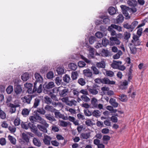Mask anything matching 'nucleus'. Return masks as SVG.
<instances>
[{
	"instance_id": "1",
	"label": "nucleus",
	"mask_w": 148,
	"mask_h": 148,
	"mask_svg": "<svg viewBox=\"0 0 148 148\" xmlns=\"http://www.w3.org/2000/svg\"><path fill=\"white\" fill-rule=\"evenodd\" d=\"M29 119L31 123H34L38 121L43 125H45L46 127H47L49 126V124L47 123L46 121L42 117L39 116L37 113H36V115L34 116H30L29 118Z\"/></svg>"
},
{
	"instance_id": "2",
	"label": "nucleus",
	"mask_w": 148,
	"mask_h": 148,
	"mask_svg": "<svg viewBox=\"0 0 148 148\" xmlns=\"http://www.w3.org/2000/svg\"><path fill=\"white\" fill-rule=\"evenodd\" d=\"M53 92H59L60 97H63L67 95L69 92V89L65 87L60 86L58 88H55L53 89Z\"/></svg>"
},
{
	"instance_id": "3",
	"label": "nucleus",
	"mask_w": 148,
	"mask_h": 148,
	"mask_svg": "<svg viewBox=\"0 0 148 148\" xmlns=\"http://www.w3.org/2000/svg\"><path fill=\"white\" fill-rule=\"evenodd\" d=\"M62 100L63 102L65 103L66 105L71 106L73 105L75 106L77 105V101L74 99L69 100L68 97H64L62 98Z\"/></svg>"
},
{
	"instance_id": "4",
	"label": "nucleus",
	"mask_w": 148,
	"mask_h": 148,
	"mask_svg": "<svg viewBox=\"0 0 148 148\" xmlns=\"http://www.w3.org/2000/svg\"><path fill=\"white\" fill-rule=\"evenodd\" d=\"M41 83L37 82H35L33 87L34 92H36L37 91V93H40L42 92V84Z\"/></svg>"
},
{
	"instance_id": "5",
	"label": "nucleus",
	"mask_w": 148,
	"mask_h": 148,
	"mask_svg": "<svg viewBox=\"0 0 148 148\" xmlns=\"http://www.w3.org/2000/svg\"><path fill=\"white\" fill-rule=\"evenodd\" d=\"M139 37L136 35L133 34L132 38L133 39L131 40V42L132 43H130V45L132 46V44H134V46H138L140 45V44L141 42L139 39Z\"/></svg>"
},
{
	"instance_id": "6",
	"label": "nucleus",
	"mask_w": 148,
	"mask_h": 148,
	"mask_svg": "<svg viewBox=\"0 0 148 148\" xmlns=\"http://www.w3.org/2000/svg\"><path fill=\"white\" fill-rule=\"evenodd\" d=\"M34 97V95H28L21 98V99L24 103L30 104L32 98Z\"/></svg>"
},
{
	"instance_id": "7",
	"label": "nucleus",
	"mask_w": 148,
	"mask_h": 148,
	"mask_svg": "<svg viewBox=\"0 0 148 148\" xmlns=\"http://www.w3.org/2000/svg\"><path fill=\"white\" fill-rule=\"evenodd\" d=\"M121 9L123 13L127 18H130L129 15L128 11H130V8L124 5H121Z\"/></svg>"
},
{
	"instance_id": "8",
	"label": "nucleus",
	"mask_w": 148,
	"mask_h": 148,
	"mask_svg": "<svg viewBox=\"0 0 148 148\" xmlns=\"http://www.w3.org/2000/svg\"><path fill=\"white\" fill-rule=\"evenodd\" d=\"M54 86V83L53 82H50L49 83L45 82L43 85V88L45 90H48Z\"/></svg>"
},
{
	"instance_id": "9",
	"label": "nucleus",
	"mask_w": 148,
	"mask_h": 148,
	"mask_svg": "<svg viewBox=\"0 0 148 148\" xmlns=\"http://www.w3.org/2000/svg\"><path fill=\"white\" fill-rule=\"evenodd\" d=\"M102 83L107 84H114L115 82L113 81H110L107 77H104L102 79Z\"/></svg>"
},
{
	"instance_id": "10",
	"label": "nucleus",
	"mask_w": 148,
	"mask_h": 148,
	"mask_svg": "<svg viewBox=\"0 0 148 148\" xmlns=\"http://www.w3.org/2000/svg\"><path fill=\"white\" fill-rule=\"evenodd\" d=\"M121 64L122 62L121 61L114 60L113 63L111 64V66L114 69H117L119 66Z\"/></svg>"
},
{
	"instance_id": "11",
	"label": "nucleus",
	"mask_w": 148,
	"mask_h": 148,
	"mask_svg": "<svg viewBox=\"0 0 148 148\" xmlns=\"http://www.w3.org/2000/svg\"><path fill=\"white\" fill-rule=\"evenodd\" d=\"M124 17L122 14H119L116 19L114 20L115 23H122L123 21Z\"/></svg>"
},
{
	"instance_id": "12",
	"label": "nucleus",
	"mask_w": 148,
	"mask_h": 148,
	"mask_svg": "<svg viewBox=\"0 0 148 148\" xmlns=\"http://www.w3.org/2000/svg\"><path fill=\"white\" fill-rule=\"evenodd\" d=\"M51 139L52 138L51 137L46 135L44 136L43 140L45 145H49L50 144V141Z\"/></svg>"
},
{
	"instance_id": "13",
	"label": "nucleus",
	"mask_w": 148,
	"mask_h": 148,
	"mask_svg": "<svg viewBox=\"0 0 148 148\" xmlns=\"http://www.w3.org/2000/svg\"><path fill=\"white\" fill-rule=\"evenodd\" d=\"M14 91L16 95H19L21 93L22 88L20 85L14 86Z\"/></svg>"
},
{
	"instance_id": "14",
	"label": "nucleus",
	"mask_w": 148,
	"mask_h": 148,
	"mask_svg": "<svg viewBox=\"0 0 148 148\" xmlns=\"http://www.w3.org/2000/svg\"><path fill=\"white\" fill-rule=\"evenodd\" d=\"M36 80L35 82L42 83L43 81V78L38 73H36L34 74Z\"/></svg>"
},
{
	"instance_id": "15",
	"label": "nucleus",
	"mask_w": 148,
	"mask_h": 148,
	"mask_svg": "<svg viewBox=\"0 0 148 148\" xmlns=\"http://www.w3.org/2000/svg\"><path fill=\"white\" fill-rule=\"evenodd\" d=\"M102 56L103 57H109L110 56V53L107 49H103L100 53Z\"/></svg>"
},
{
	"instance_id": "16",
	"label": "nucleus",
	"mask_w": 148,
	"mask_h": 148,
	"mask_svg": "<svg viewBox=\"0 0 148 148\" xmlns=\"http://www.w3.org/2000/svg\"><path fill=\"white\" fill-rule=\"evenodd\" d=\"M83 73L84 75L87 77H91L92 75V72L88 69L84 70Z\"/></svg>"
},
{
	"instance_id": "17",
	"label": "nucleus",
	"mask_w": 148,
	"mask_h": 148,
	"mask_svg": "<svg viewBox=\"0 0 148 148\" xmlns=\"http://www.w3.org/2000/svg\"><path fill=\"white\" fill-rule=\"evenodd\" d=\"M19 106L20 105L18 104L14 105L10 103V112L12 113L15 112L16 110V108Z\"/></svg>"
},
{
	"instance_id": "18",
	"label": "nucleus",
	"mask_w": 148,
	"mask_h": 148,
	"mask_svg": "<svg viewBox=\"0 0 148 148\" xmlns=\"http://www.w3.org/2000/svg\"><path fill=\"white\" fill-rule=\"evenodd\" d=\"M30 110V109L25 108L23 109L22 110V114L23 117H26L29 115Z\"/></svg>"
},
{
	"instance_id": "19",
	"label": "nucleus",
	"mask_w": 148,
	"mask_h": 148,
	"mask_svg": "<svg viewBox=\"0 0 148 148\" xmlns=\"http://www.w3.org/2000/svg\"><path fill=\"white\" fill-rule=\"evenodd\" d=\"M33 142L34 144L38 147H40L41 145V144L40 140L36 138H34L33 140Z\"/></svg>"
},
{
	"instance_id": "20",
	"label": "nucleus",
	"mask_w": 148,
	"mask_h": 148,
	"mask_svg": "<svg viewBox=\"0 0 148 148\" xmlns=\"http://www.w3.org/2000/svg\"><path fill=\"white\" fill-rule=\"evenodd\" d=\"M127 3L130 6L135 7L137 5V2L135 0H128Z\"/></svg>"
},
{
	"instance_id": "21",
	"label": "nucleus",
	"mask_w": 148,
	"mask_h": 148,
	"mask_svg": "<svg viewBox=\"0 0 148 148\" xmlns=\"http://www.w3.org/2000/svg\"><path fill=\"white\" fill-rule=\"evenodd\" d=\"M40 99L39 97H36L34 99L33 107L36 108L39 105Z\"/></svg>"
},
{
	"instance_id": "22",
	"label": "nucleus",
	"mask_w": 148,
	"mask_h": 148,
	"mask_svg": "<svg viewBox=\"0 0 148 148\" xmlns=\"http://www.w3.org/2000/svg\"><path fill=\"white\" fill-rule=\"evenodd\" d=\"M109 102L111 105L114 108L117 107L119 105V103L116 102V100L112 98L110 99Z\"/></svg>"
},
{
	"instance_id": "23",
	"label": "nucleus",
	"mask_w": 148,
	"mask_h": 148,
	"mask_svg": "<svg viewBox=\"0 0 148 148\" xmlns=\"http://www.w3.org/2000/svg\"><path fill=\"white\" fill-rule=\"evenodd\" d=\"M43 125L44 127L41 125L38 124L37 125V127L40 130L42 131L44 133H46L47 132V128L48 127H49V126L47 127H46L45 125Z\"/></svg>"
},
{
	"instance_id": "24",
	"label": "nucleus",
	"mask_w": 148,
	"mask_h": 148,
	"mask_svg": "<svg viewBox=\"0 0 148 148\" xmlns=\"http://www.w3.org/2000/svg\"><path fill=\"white\" fill-rule=\"evenodd\" d=\"M45 109L46 111L51 112H54L56 110L52 106H49L48 105H46Z\"/></svg>"
},
{
	"instance_id": "25",
	"label": "nucleus",
	"mask_w": 148,
	"mask_h": 148,
	"mask_svg": "<svg viewBox=\"0 0 148 148\" xmlns=\"http://www.w3.org/2000/svg\"><path fill=\"white\" fill-rule=\"evenodd\" d=\"M97 100L95 98H92L91 100V104L92 108H96L98 106Z\"/></svg>"
},
{
	"instance_id": "26",
	"label": "nucleus",
	"mask_w": 148,
	"mask_h": 148,
	"mask_svg": "<svg viewBox=\"0 0 148 148\" xmlns=\"http://www.w3.org/2000/svg\"><path fill=\"white\" fill-rule=\"evenodd\" d=\"M22 80L24 81H26L29 78V74L27 73H25L23 74L21 77Z\"/></svg>"
},
{
	"instance_id": "27",
	"label": "nucleus",
	"mask_w": 148,
	"mask_h": 148,
	"mask_svg": "<svg viewBox=\"0 0 148 148\" xmlns=\"http://www.w3.org/2000/svg\"><path fill=\"white\" fill-rule=\"evenodd\" d=\"M96 65L98 68H104L106 66V64L105 62L101 61L99 62H97Z\"/></svg>"
},
{
	"instance_id": "28",
	"label": "nucleus",
	"mask_w": 148,
	"mask_h": 148,
	"mask_svg": "<svg viewBox=\"0 0 148 148\" xmlns=\"http://www.w3.org/2000/svg\"><path fill=\"white\" fill-rule=\"evenodd\" d=\"M101 18L103 19L102 21L103 23L106 24H108L110 23V20L107 16H103Z\"/></svg>"
},
{
	"instance_id": "29",
	"label": "nucleus",
	"mask_w": 148,
	"mask_h": 148,
	"mask_svg": "<svg viewBox=\"0 0 148 148\" xmlns=\"http://www.w3.org/2000/svg\"><path fill=\"white\" fill-rule=\"evenodd\" d=\"M101 112L99 110H94L92 112V115L96 117H98L100 116Z\"/></svg>"
},
{
	"instance_id": "30",
	"label": "nucleus",
	"mask_w": 148,
	"mask_h": 148,
	"mask_svg": "<svg viewBox=\"0 0 148 148\" xmlns=\"http://www.w3.org/2000/svg\"><path fill=\"white\" fill-rule=\"evenodd\" d=\"M122 51L121 50H119L118 51L117 53L113 56V58L114 59H118L120 57V56L122 55Z\"/></svg>"
},
{
	"instance_id": "31",
	"label": "nucleus",
	"mask_w": 148,
	"mask_h": 148,
	"mask_svg": "<svg viewBox=\"0 0 148 148\" xmlns=\"http://www.w3.org/2000/svg\"><path fill=\"white\" fill-rule=\"evenodd\" d=\"M116 10L115 8L113 7H110L108 9V12L110 15H113L116 12Z\"/></svg>"
},
{
	"instance_id": "32",
	"label": "nucleus",
	"mask_w": 148,
	"mask_h": 148,
	"mask_svg": "<svg viewBox=\"0 0 148 148\" xmlns=\"http://www.w3.org/2000/svg\"><path fill=\"white\" fill-rule=\"evenodd\" d=\"M95 50V49L92 47H90L88 50L89 55L92 58H93L94 57Z\"/></svg>"
},
{
	"instance_id": "33",
	"label": "nucleus",
	"mask_w": 148,
	"mask_h": 148,
	"mask_svg": "<svg viewBox=\"0 0 148 148\" xmlns=\"http://www.w3.org/2000/svg\"><path fill=\"white\" fill-rule=\"evenodd\" d=\"M46 118L51 121L53 122L56 121L54 117L49 114H46L45 115Z\"/></svg>"
},
{
	"instance_id": "34",
	"label": "nucleus",
	"mask_w": 148,
	"mask_h": 148,
	"mask_svg": "<svg viewBox=\"0 0 148 148\" xmlns=\"http://www.w3.org/2000/svg\"><path fill=\"white\" fill-rule=\"evenodd\" d=\"M78 74L77 71L73 72L71 73V77L73 80L76 79L77 77Z\"/></svg>"
},
{
	"instance_id": "35",
	"label": "nucleus",
	"mask_w": 148,
	"mask_h": 148,
	"mask_svg": "<svg viewBox=\"0 0 148 148\" xmlns=\"http://www.w3.org/2000/svg\"><path fill=\"white\" fill-rule=\"evenodd\" d=\"M81 98L82 101L86 102H89L90 100V98L88 97L86 95H82L81 97Z\"/></svg>"
},
{
	"instance_id": "36",
	"label": "nucleus",
	"mask_w": 148,
	"mask_h": 148,
	"mask_svg": "<svg viewBox=\"0 0 148 148\" xmlns=\"http://www.w3.org/2000/svg\"><path fill=\"white\" fill-rule=\"evenodd\" d=\"M110 137L108 135H104L103 137V140L104 141L103 143L105 144H107L108 141L110 140Z\"/></svg>"
},
{
	"instance_id": "37",
	"label": "nucleus",
	"mask_w": 148,
	"mask_h": 148,
	"mask_svg": "<svg viewBox=\"0 0 148 148\" xmlns=\"http://www.w3.org/2000/svg\"><path fill=\"white\" fill-rule=\"evenodd\" d=\"M124 39L126 40H128L130 37L131 34L129 32H126L124 34Z\"/></svg>"
},
{
	"instance_id": "38",
	"label": "nucleus",
	"mask_w": 148,
	"mask_h": 148,
	"mask_svg": "<svg viewBox=\"0 0 148 148\" xmlns=\"http://www.w3.org/2000/svg\"><path fill=\"white\" fill-rule=\"evenodd\" d=\"M63 80L66 83H69L71 80V78L68 75L66 74L63 77Z\"/></svg>"
},
{
	"instance_id": "39",
	"label": "nucleus",
	"mask_w": 148,
	"mask_h": 148,
	"mask_svg": "<svg viewBox=\"0 0 148 148\" xmlns=\"http://www.w3.org/2000/svg\"><path fill=\"white\" fill-rule=\"evenodd\" d=\"M59 123L60 125L61 126L63 127H66L69 124L70 122H67L64 121L62 120L60 121Z\"/></svg>"
},
{
	"instance_id": "40",
	"label": "nucleus",
	"mask_w": 148,
	"mask_h": 148,
	"mask_svg": "<svg viewBox=\"0 0 148 148\" xmlns=\"http://www.w3.org/2000/svg\"><path fill=\"white\" fill-rule=\"evenodd\" d=\"M55 117L56 118H61L63 119H64L63 117V115L61 114L59 111L56 112L54 113Z\"/></svg>"
},
{
	"instance_id": "41",
	"label": "nucleus",
	"mask_w": 148,
	"mask_h": 148,
	"mask_svg": "<svg viewBox=\"0 0 148 148\" xmlns=\"http://www.w3.org/2000/svg\"><path fill=\"white\" fill-rule=\"evenodd\" d=\"M106 71V75L107 76L110 77H112L114 75V73L111 71H107L105 69Z\"/></svg>"
},
{
	"instance_id": "42",
	"label": "nucleus",
	"mask_w": 148,
	"mask_h": 148,
	"mask_svg": "<svg viewBox=\"0 0 148 148\" xmlns=\"http://www.w3.org/2000/svg\"><path fill=\"white\" fill-rule=\"evenodd\" d=\"M96 41V38L94 36H91L90 37L89 41L90 44H92Z\"/></svg>"
},
{
	"instance_id": "43",
	"label": "nucleus",
	"mask_w": 148,
	"mask_h": 148,
	"mask_svg": "<svg viewBox=\"0 0 148 148\" xmlns=\"http://www.w3.org/2000/svg\"><path fill=\"white\" fill-rule=\"evenodd\" d=\"M110 39L111 41H114V43L117 45H119L120 44V42L116 37H112L110 38Z\"/></svg>"
},
{
	"instance_id": "44",
	"label": "nucleus",
	"mask_w": 148,
	"mask_h": 148,
	"mask_svg": "<svg viewBox=\"0 0 148 148\" xmlns=\"http://www.w3.org/2000/svg\"><path fill=\"white\" fill-rule=\"evenodd\" d=\"M56 71L58 74L62 75L64 73V70L63 68L58 67L57 68Z\"/></svg>"
},
{
	"instance_id": "45",
	"label": "nucleus",
	"mask_w": 148,
	"mask_h": 148,
	"mask_svg": "<svg viewBox=\"0 0 148 148\" xmlns=\"http://www.w3.org/2000/svg\"><path fill=\"white\" fill-rule=\"evenodd\" d=\"M91 69L92 70L94 74L97 75L99 73V71L95 66H92L91 67Z\"/></svg>"
},
{
	"instance_id": "46",
	"label": "nucleus",
	"mask_w": 148,
	"mask_h": 148,
	"mask_svg": "<svg viewBox=\"0 0 148 148\" xmlns=\"http://www.w3.org/2000/svg\"><path fill=\"white\" fill-rule=\"evenodd\" d=\"M45 101L46 103L49 104L51 103L52 99H51L49 98L48 96H46L44 98Z\"/></svg>"
},
{
	"instance_id": "47",
	"label": "nucleus",
	"mask_w": 148,
	"mask_h": 148,
	"mask_svg": "<svg viewBox=\"0 0 148 148\" xmlns=\"http://www.w3.org/2000/svg\"><path fill=\"white\" fill-rule=\"evenodd\" d=\"M69 66L70 69L73 70H75L77 67V65L74 63L69 64Z\"/></svg>"
},
{
	"instance_id": "48",
	"label": "nucleus",
	"mask_w": 148,
	"mask_h": 148,
	"mask_svg": "<svg viewBox=\"0 0 148 148\" xmlns=\"http://www.w3.org/2000/svg\"><path fill=\"white\" fill-rule=\"evenodd\" d=\"M84 111L85 115L87 116H90L92 115V113L87 109H85Z\"/></svg>"
},
{
	"instance_id": "49",
	"label": "nucleus",
	"mask_w": 148,
	"mask_h": 148,
	"mask_svg": "<svg viewBox=\"0 0 148 148\" xmlns=\"http://www.w3.org/2000/svg\"><path fill=\"white\" fill-rule=\"evenodd\" d=\"M81 136V137L83 139H87L90 136V134L89 133H82Z\"/></svg>"
},
{
	"instance_id": "50",
	"label": "nucleus",
	"mask_w": 148,
	"mask_h": 148,
	"mask_svg": "<svg viewBox=\"0 0 148 148\" xmlns=\"http://www.w3.org/2000/svg\"><path fill=\"white\" fill-rule=\"evenodd\" d=\"M48 69V68L47 66H44L41 68L40 72L42 73H44L45 72H46Z\"/></svg>"
},
{
	"instance_id": "51",
	"label": "nucleus",
	"mask_w": 148,
	"mask_h": 148,
	"mask_svg": "<svg viewBox=\"0 0 148 148\" xmlns=\"http://www.w3.org/2000/svg\"><path fill=\"white\" fill-rule=\"evenodd\" d=\"M88 90L90 93L93 95H96L97 94L98 92V91L96 89L93 88H89Z\"/></svg>"
},
{
	"instance_id": "52",
	"label": "nucleus",
	"mask_w": 148,
	"mask_h": 148,
	"mask_svg": "<svg viewBox=\"0 0 148 148\" xmlns=\"http://www.w3.org/2000/svg\"><path fill=\"white\" fill-rule=\"evenodd\" d=\"M109 43L108 40L106 38H103L102 40V45L104 47H106Z\"/></svg>"
},
{
	"instance_id": "53",
	"label": "nucleus",
	"mask_w": 148,
	"mask_h": 148,
	"mask_svg": "<svg viewBox=\"0 0 148 148\" xmlns=\"http://www.w3.org/2000/svg\"><path fill=\"white\" fill-rule=\"evenodd\" d=\"M138 24V22L137 21H135L133 22L131 24V27H132V30H131V32H132L135 27Z\"/></svg>"
},
{
	"instance_id": "54",
	"label": "nucleus",
	"mask_w": 148,
	"mask_h": 148,
	"mask_svg": "<svg viewBox=\"0 0 148 148\" xmlns=\"http://www.w3.org/2000/svg\"><path fill=\"white\" fill-rule=\"evenodd\" d=\"M54 74L53 72L50 71L49 72L47 75V77L48 79H51L53 78Z\"/></svg>"
},
{
	"instance_id": "55",
	"label": "nucleus",
	"mask_w": 148,
	"mask_h": 148,
	"mask_svg": "<svg viewBox=\"0 0 148 148\" xmlns=\"http://www.w3.org/2000/svg\"><path fill=\"white\" fill-rule=\"evenodd\" d=\"M78 82L79 84L81 86H84L86 84L85 79L82 78L79 79L78 80Z\"/></svg>"
},
{
	"instance_id": "56",
	"label": "nucleus",
	"mask_w": 148,
	"mask_h": 148,
	"mask_svg": "<svg viewBox=\"0 0 148 148\" xmlns=\"http://www.w3.org/2000/svg\"><path fill=\"white\" fill-rule=\"evenodd\" d=\"M62 80L59 77H57L55 79V83L57 85H59L61 84Z\"/></svg>"
},
{
	"instance_id": "57",
	"label": "nucleus",
	"mask_w": 148,
	"mask_h": 148,
	"mask_svg": "<svg viewBox=\"0 0 148 148\" xmlns=\"http://www.w3.org/2000/svg\"><path fill=\"white\" fill-rule=\"evenodd\" d=\"M21 81L19 78H16L13 79V82L14 86L19 85L18 84Z\"/></svg>"
},
{
	"instance_id": "58",
	"label": "nucleus",
	"mask_w": 148,
	"mask_h": 148,
	"mask_svg": "<svg viewBox=\"0 0 148 148\" xmlns=\"http://www.w3.org/2000/svg\"><path fill=\"white\" fill-rule=\"evenodd\" d=\"M22 136L23 139L26 142L29 141V138L28 135L24 133L22 134Z\"/></svg>"
},
{
	"instance_id": "59",
	"label": "nucleus",
	"mask_w": 148,
	"mask_h": 148,
	"mask_svg": "<svg viewBox=\"0 0 148 148\" xmlns=\"http://www.w3.org/2000/svg\"><path fill=\"white\" fill-rule=\"evenodd\" d=\"M14 123L15 126H18L21 123V120L19 118H17L14 120Z\"/></svg>"
},
{
	"instance_id": "60",
	"label": "nucleus",
	"mask_w": 148,
	"mask_h": 148,
	"mask_svg": "<svg viewBox=\"0 0 148 148\" xmlns=\"http://www.w3.org/2000/svg\"><path fill=\"white\" fill-rule=\"evenodd\" d=\"M95 36L99 38H102L103 36V34L99 32H97L95 34Z\"/></svg>"
},
{
	"instance_id": "61",
	"label": "nucleus",
	"mask_w": 148,
	"mask_h": 148,
	"mask_svg": "<svg viewBox=\"0 0 148 148\" xmlns=\"http://www.w3.org/2000/svg\"><path fill=\"white\" fill-rule=\"evenodd\" d=\"M6 117V114L5 113L0 109V117L2 119H4Z\"/></svg>"
},
{
	"instance_id": "62",
	"label": "nucleus",
	"mask_w": 148,
	"mask_h": 148,
	"mask_svg": "<svg viewBox=\"0 0 148 148\" xmlns=\"http://www.w3.org/2000/svg\"><path fill=\"white\" fill-rule=\"evenodd\" d=\"M37 112L42 114H44L46 113V111L43 108L39 109L37 110Z\"/></svg>"
},
{
	"instance_id": "63",
	"label": "nucleus",
	"mask_w": 148,
	"mask_h": 148,
	"mask_svg": "<svg viewBox=\"0 0 148 148\" xmlns=\"http://www.w3.org/2000/svg\"><path fill=\"white\" fill-rule=\"evenodd\" d=\"M123 27L125 28L128 29H130V31L131 32V30H132V27L131 25H129L128 23H126L123 25Z\"/></svg>"
},
{
	"instance_id": "64",
	"label": "nucleus",
	"mask_w": 148,
	"mask_h": 148,
	"mask_svg": "<svg viewBox=\"0 0 148 148\" xmlns=\"http://www.w3.org/2000/svg\"><path fill=\"white\" fill-rule=\"evenodd\" d=\"M119 97H120L119 99L122 101L124 102L126 101L127 97L126 95H122L120 96H119Z\"/></svg>"
}]
</instances>
